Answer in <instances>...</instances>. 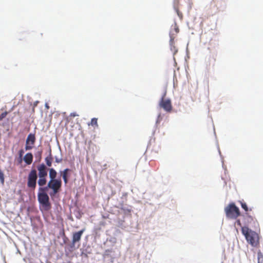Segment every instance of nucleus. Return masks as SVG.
<instances>
[{
	"label": "nucleus",
	"instance_id": "f257e3e1",
	"mask_svg": "<svg viewBox=\"0 0 263 263\" xmlns=\"http://www.w3.org/2000/svg\"><path fill=\"white\" fill-rule=\"evenodd\" d=\"M241 231L247 241L251 246L256 247L258 245L259 237L257 233L249 229L247 227H242Z\"/></svg>",
	"mask_w": 263,
	"mask_h": 263
},
{
	"label": "nucleus",
	"instance_id": "f03ea898",
	"mask_svg": "<svg viewBox=\"0 0 263 263\" xmlns=\"http://www.w3.org/2000/svg\"><path fill=\"white\" fill-rule=\"evenodd\" d=\"M41 189H44V187H40L39 188V192L37 194L38 201L44 210L48 211L51 208V203L49 201V197L46 193L47 191H43V190H41Z\"/></svg>",
	"mask_w": 263,
	"mask_h": 263
},
{
	"label": "nucleus",
	"instance_id": "7ed1b4c3",
	"mask_svg": "<svg viewBox=\"0 0 263 263\" xmlns=\"http://www.w3.org/2000/svg\"><path fill=\"white\" fill-rule=\"evenodd\" d=\"M62 186V181L61 179L53 180H49L46 186L41 189L43 191H47L49 189L52 190V192L49 193L51 197L54 196L60 191Z\"/></svg>",
	"mask_w": 263,
	"mask_h": 263
},
{
	"label": "nucleus",
	"instance_id": "20e7f679",
	"mask_svg": "<svg viewBox=\"0 0 263 263\" xmlns=\"http://www.w3.org/2000/svg\"><path fill=\"white\" fill-rule=\"evenodd\" d=\"M225 212L227 216L231 219H236L240 215L238 208L233 203L229 204L225 208Z\"/></svg>",
	"mask_w": 263,
	"mask_h": 263
},
{
	"label": "nucleus",
	"instance_id": "39448f33",
	"mask_svg": "<svg viewBox=\"0 0 263 263\" xmlns=\"http://www.w3.org/2000/svg\"><path fill=\"white\" fill-rule=\"evenodd\" d=\"M37 179V175L36 170L32 169L28 175L27 187L32 190H34L36 186Z\"/></svg>",
	"mask_w": 263,
	"mask_h": 263
},
{
	"label": "nucleus",
	"instance_id": "423d86ee",
	"mask_svg": "<svg viewBox=\"0 0 263 263\" xmlns=\"http://www.w3.org/2000/svg\"><path fill=\"white\" fill-rule=\"evenodd\" d=\"M242 221L244 227L255 226L257 220L255 217L250 215L248 213H246L242 215Z\"/></svg>",
	"mask_w": 263,
	"mask_h": 263
},
{
	"label": "nucleus",
	"instance_id": "0eeeda50",
	"mask_svg": "<svg viewBox=\"0 0 263 263\" xmlns=\"http://www.w3.org/2000/svg\"><path fill=\"white\" fill-rule=\"evenodd\" d=\"M165 94L159 102V106L166 112H171L172 110L171 101L170 99H164Z\"/></svg>",
	"mask_w": 263,
	"mask_h": 263
},
{
	"label": "nucleus",
	"instance_id": "6e6552de",
	"mask_svg": "<svg viewBox=\"0 0 263 263\" xmlns=\"http://www.w3.org/2000/svg\"><path fill=\"white\" fill-rule=\"evenodd\" d=\"M35 142V137L34 134H29L26 141L25 149L26 151L31 149L33 147Z\"/></svg>",
	"mask_w": 263,
	"mask_h": 263
},
{
	"label": "nucleus",
	"instance_id": "1a4fd4ad",
	"mask_svg": "<svg viewBox=\"0 0 263 263\" xmlns=\"http://www.w3.org/2000/svg\"><path fill=\"white\" fill-rule=\"evenodd\" d=\"M37 169L39 172V177H47L48 169L44 163L37 165Z\"/></svg>",
	"mask_w": 263,
	"mask_h": 263
},
{
	"label": "nucleus",
	"instance_id": "9d476101",
	"mask_svg": "<svg viewBox=\"0 0 263 263\" xmlns=\"http://www.w3.org/2000/svg\"><path fill=\"white\" fill-rule=\"evenodd\" d=\"M84 232V230H81L78 232L73 233L72 235V243L74 246V244L80 241L81 237Z\"/></svg>",
	"mask_w": 263,
	"mask_h": 263
},
{
	"label": "nucleus",
	"instance_id": "9b49d317",
	"mask_svg": "<svg viewBox=\"0 0 263 263\" xmlns=\"http://www.w3.org/2000/svg\"><path fill=\"white\" fill-rule=\"evenodd\" d=\"M24 160L27 164H31L33 161L32 154L31 153L26 154L24 157Z\"/></svg>",
	"mask_w": 263,
	"mask_h": 263
},
{
	"label": "nucleus",
	"instance_id": "f8f14e48",
	"mask_svg": "<svg viewBox=\"0 0 263 263\" xmlns=\"http://www.w3.org/2000/svg\"><path fill=\"white\" fill-rule=\"evenodd\" d=\"M49 176L50 178V180H56V177L57 176V172L53 168H51L49 169Z\"/></svg>",
	"mask_w": 263,
	"mask_h": 263
},
{
	"label": "nucleus",
	"instance_id": "ddd939ff",
	"mask_svg": "<svg viewBox=\"0 0 263 263\" xmlns=\"http://www.w3.org/2000/svg\"><path fill=\"white\" fill-rule=\"evenodd\" d=\"M170 44L171 46V50L173 52L174 54H175L178 52L177 47L175 46V42L174 38L171 37Z\"/></svg>",
	"mask_w": 263,
	"mask_h": 263
},
{
	"label": "nucleus",
	"instance_id": "4468645a",
	"mask_svg": "<svg viewBox=\"0 0 263 263\" xmlns=\"http://www.w3.org/2000/svg\"><path fill=\"white\" fill-rule=\"evenodd\" d=\"M52 160H53V158H52V156L51 154V152L50 151L48 156H47L45 159L46 165L50 167L52 165Z\"/></svg>",
	"mask_w": 263,
	"mask_h": 263
},
{
	"label": "nucleus",
	"instance_id": "2eb2a0df",
	"mask_svg": "<svg viewBox=\"0 0 263 263\" xmlns=\"http://www.w3.org/2000/svg\"><path fill=\"white\" fill-rule=\"evenodd\" d=\"M39 180L37 181L38 185L40 187H43L47 183V177H39Z\"/></svg>",
	"mask_w": 263,
	"mask_h": 263
},
{
	"label": "nucleus",
	"instance_id": "dca6fc26",
	"mask_svg": "<svg viewBox=\"0 0 263 263\" xmlns=\"http://www.w3.org/2000/svg\"><path fill=\"white\" fill-rule=\"evenodd\" d=\"M239 203H240L241 208L246 211V213H248L249 211H252V209L250 208L249 209L246 203L244 202L243 201H239Z\"/></svg>",
	"mask_w": 263,
	"mask_h": 263
},
{
	"label": "nucleus",
	"instance_id": "f3484780",
	"mask_svg": "<svg viewBox=\"0 0 263 263\" xmlns=\"http://www.w3.org/2000/svg\"><path fill=\"white\" fill-rule=\"evenodd\" d=\"M96 126L97 127L98 126V119L96 118H93L91 119L90 123L88 124V125Z\"/></svg>",
	"mask_w": 263,
	"mask_h": 263
},
{
	"label": "nucleus",
	"instance_id": "a211bd4d",
	"mask_svg": "<svg viewBox=\"0 0 263 263\" xmlns=\"http://www.w3.org/2000/svg\"><path fill=\"white\" fill-rule=\"evenodd\" d=\"M258 263L263 262V255L260 251L257 253Z\"/></svg>",
	"mask_w": 263,
	"mask_h": 263
},
{
	"label": "nucleus",
	"instance_id": "6ab92c4d",
	"mask_svg": "<svg viewBox=\"0 0 263 263\" xmlns=\"http://www.w3.org/2000/svg\"><path fill=\"white\" fill-rule=\"evenodd\" d=\"M70 171L69 168L65 169L62 173L61 176L62 177H68V172Z\"/></svg>",
	"mask_w": 263,
	"mask_h": 263
},
{
	"label": "nucleus",
	"instance_id": "aec40b11",
	"mask_svg": "<svg viewBox=\"0 0 263 263\" xmlns=\"http://www.w3.org/2000/svg\"><path fill=\"white\" fill-rule=\"evenodd\" d=\"M24 153V151L23 149H20L18 152V155H19V163H21L22 162V156Z\"/></svg>",
	"mask_w": 263,
	"mask_h": 263
},
{
	"label": "nucleus",
	"instance_id": "412c9836",
	"mask_svg": "<svg viewBox=\"0 0 263 263\" xmlns=\"http://www.w3.org/2000/svg\"><path fill=\"white\" fill-rule=\"evenodd\" d=\"M8 114V112L7 111H5L3 113L1 114V115H0V120H3L4 118H5L6 116Z\"/></svg>",
	"mask_w": 263,
	"mask_h": 263
},
{
	"label": "nucleus",
	"instance_id": "4be33fe9",
	"mask_svg": "<svg viewBox=\"0 0 263 263\" xmlns=\"http://www.w3.org/2000/svg\"><path fill=\"white\" fill-rule=\"evenodd\" d=\"M176 12L177 13V14L178 15V16L181 18L182 19V17H183V15H182V13L181 12H180L179 10L178 9H176Z\"/></svg>",
	"mask_w": 263,
	"mask_h": 263
},
{
	"label": "nucleus",
	"instance_id": "5701e85b",
	"mask_svg": "<svg viewBox=\"0 0 263 263\" xmlns=\"http://www.w3.org/2000/svg\"><path fill=\"white\" fill-rule=\"evenodd\" d=\"M212 59L213 60V65H214V63L216 61V59L215 58L213 55L212 57H210V62H209V65H211V59Z\"/></svg>",
	"mask_w": 263,
	"mask_h": 263
},
{
	"label": "nucleus",
	"instance_id": "b1692460",
	"mask_svg": "<svg viewBox=\"0 0 263 263\" xmlns=\"http://www.w3.org/2000/svg\"><path fill=\"white\" fill-rule=\"evenodd\" d=\"M62 178L64 180L65 184H66L68 181V177H62Z\"/></svg>",
	"mask_w": 263,
	"mask_h": 263
},
{
	"label": "nucleus",
	"instance_id": "393cba45",
	"mask_svg": "<svg viewBox=\"0 0 263 263\" xmlns=\"http://www.w3.org/2000/svg\"><path fill=\"white\" fill-rule=\"evenodd\" d=\"M62 159L61 158H58L57 157H55V162L58 163H60L62 162Z\"/></svg>",
	"mask_w": 263,
	"mask_h": 263
},
{
	"label": "nucleus",
	"instance_id": "a878e982",
	"mask_svg": "<svg viewBox=\"0 0 263 263\" xmlns=\"http://www.w3.org/2000/svg\"><path fill=\"white\" fill-rule=\"evenodd\" d=\"M78 116V115H77L76 112H72V113H71L70 115V117H74Z\"/></svg>",
	"mask_w": 263,
	"mask_h": 263
},
{
	"label": "nucleus",
	"instance_id": "bb28decb",
	"mask_svg": "<svg viewBox=\"0 0 263 263\" xmlns=\"http://www.w3.org/2000/svg\"><path fill=\"white\" fill-rule=\"evenodd\" d=\"M237 223L238 225H239L240 226H241V223L240 220L239 219L237 220Z\"/></svg>",
	"mask_w": 263,
	"mask_h": 263
},
{
	"label": "nucleus",
	"instance_id": "cd10ccee",
	"mask_svg": "<svg viewBox=\"0 0 263 263\" xmlns=\"http://www.w3.org/2000/svg\"><path fill=\"white\" fill-rule=\"evenodd\" d=\"M175 31L177 33H178L179 32V28H175Z\"/></svg>",
	"mask_w": 263,
	"mask_h": 263
},
{
	"label": "nucleus",
	"instance_id": "c85d7f7f",
	"mask_svg": "<svg viewBox=\"0 0 263 263\" xmlns=\"http://www.w3.org/2000/svg\"><path fill=\"white\" fill-rule=\"evenodd\" d=\"M37 103H38L37 101H36V102L34 103V107H35V106H36L37 105Z\"/></svg>",
	"mask_w": 263,
	"mask_h": 263
},
{
	"label": "nucleus",
	"instance_id": "c756f323",
	"mask_svg": "<svg viewBox=\"0 0 263 263\" xmlns=\"http://www.w3.org/2000/svg\"><path fill=\"white\" fill-rule=\"evenodd\" d=\"M45 106H46V107L47 109H49V106H48V105L47 104H46Z\"/></svg>",
	"mask_w": 263,
	"mask_h": 263
},
{
	"label": "nucleus",
	"instance_id": "7c9ffc66",
	"mask_svg": "<svg viewBox=\"0 0 263 263\" xmlns=\"http://www.w3.org/2000/svg\"><path fill=\"white\" fill-rule=\"evenodd\" d=\"M64 237L66 239H68L67 237H66V236L65 235V234H64Z\"/></svg>",
	"mask_w": 263,
	"mask_h": 263
},
{
	"label": "nucleus",
	"instance_id": "2f4dec72",
	"mask_svg": "<svg viewBox=\"0 0 263 263\" xmlns=\"http://www.w3.org/2000/svg\"><path fill=\"white\" fill-rule=\"evenodd\" d=\"M65 241H66V239H65V240H64V242L65 243Z\"/></svg>",
	"mask_w": 263,
	"mask_h": 263
},
{
	"label": "nucleus",
	"instance_id": "473e14b6",
	"mask_svg": "<svg viewBox=\"0 0 263 263\" xmlns=\"http://www.w3.org/2000/svg\"><path fill=\"white\" fill-rule=\"evenodd\" d=\"M65 241H66V239H65V240H64V242L65 243Z\"/></svg>",
	"mask_w": 263,
	"mask_h": 263
},
{
	"label": "nucleus",
	"instance_id": "72a5a7b5",
	"mask_svg": "<svg viewBox=\"0 0 263 263\" xmlns=\"http://www.w3.org/2000/svg\"><path fill=\"white\" fill-rule=\"evenodd\" d=\"M41 152H40V155L41 156Z\"/></svg>",
	"mask_w": 263,
	"mask_h": 263
}]
</instances>
